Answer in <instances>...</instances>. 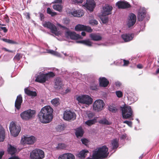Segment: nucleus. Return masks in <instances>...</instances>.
Returning a JSON list of instances; mask_svg holds the SVG:
<instances>
[{"instance_id":"nucleus-1","label":"nucleus","mask_w":159,"mask_h":159,"mask_svg":"<svg viewBox=\"0 0 159 159\" xmlns=\"http://www.w3.org/2000/svg\"><path fill=\"white\" fill-rule=\"evenodd\" d=\"M53 110L49 106L43 107L38 114L40 121L43 123H48L52 120L53 116Z\"/></svg>"},{"instance_id":"nucleus-2","label":"nucleus","mask_w":159,"mask_h":159,"mask_svg":"<svg viewBox=\"0 0 159 159\" xmlns=\"http://www.w3.org/2000/svg\"><path fill=\"white\" fill-rule=\"evenodd\" d=\"M108 148L106 146L96 148L93 152L92 157H88L87 159H98L107 157L108 154Z\"/></svg>"},{"instance_id":"nucleus-3","label":"nucleus","mask_w":159,"mask_h":159,"mask_svg":"<svg viewBox=\"0 0 159 159\" xmlns=\"http://www.w3.org/2000/svg\"><path fill=\"white\" fill-rule=\"evenodd\" d=\"M35 113V110L29 109L21 113L20 116L23 120H27L34 117Z\"/></svg>"},{"instance_id":"nucleus-4","label":"nucleus","mask_w":159,"mask_h":159,"mask_svg":"<svg viewBox=\"0 0 159 159\" xmlns=\"http://www.w3.org/2000/svg\"><path fill=\"white\" fill-rule=\"evenodd\" d=\"M54 76V74L52 72H50L46 74H41L37 76L35 81L41 83H43L48 80L50 77H52Z\"/></svg>"},{"instance_id":"nucleus-5","label":"nucleus","mask_w":159,"mask_h":159,"mask_svg":"<svg viewBox=\"0 0 159 159\" xmlns=\"http://www.w3.org/2000/svg\"><path fill=\"white\" fill-rule=\"evenodd\" d=\"M76 99L79 102L88 105L91 104L93 102L91 98L87 95L79 96L76 97Z\"/></svg>"},{"instance_id":"nucleus-6","label":"nucleus","mask_w":159,"mask_h":159,"mask_svg":"<svg viewBox=\"0 0 159 159\" xmlns=\"http://www.w3.org/2000/svg\"><path fill=\"white\" fill-rule=\"evenodd\" d=\"M123 118L127 119L132 116L133 112L131 107L125 106L121 108Z\"/></svg>"},{"instance_id":"nucleus-7","label":"nucleus","mask_w":159,"mask_h":159,"mask_svg":"<svg viewBox=\"0 0 159 159\" xmlns=\"http://www.w3.org/2000/svg\"><path fill=\"white\" fill-rule=\"evenodd\" d=\"M44 157V152L40 149H34L30 152V157L31 159H42Z\"/></svg>"},{"instance_id":"nucleus-8","label":"nucleus","mask_w":159,"mask_h":159,"mask_svg":"<svg viewBox=\"0 0 159 159\" xmlns=\"http://www.w3.org/2000/svg\"><path fill=\"white\" fill-rule=\"evenodd\" d=\"M9 129L11 135L15 137L18 136L21 130L20 127L16 125L13 122L10 124Z\"/></svg>"},{"instance_id":"nucleus-9","label":"nucleus","mask_w":159,"mask_h":159,"mask_svg":"<svg viewBox=\"0 0 159 159\" xmlns=\"http://www.w3.org/2000/svg\"><path fill=\"white\" fill-rule=\"evenodd\" d=\"M104 105L105 104L102 100H96L93 103V110L97 111H99L103 109Z\"/></svg>"},{"instance_id":"nucleus-10","label":"nucleus","mask_w":159,"mask_h":159,"mask_svg":"<svg viewBox=\"0 0 159 159\" xmlns=\"http://www.w3.org/2000/svg\"><path fill=\"white\" fill-rule=\"evenodd\" d=\"M76 118V114L70 111L66 110L63 114V118L66 120H73Z\"/></svg>"},{"instance_id":"nucleus-11","label":"nucleus","mask_w":159,"mask_h":159,"mask_svg":"<svg viewBox=\"0 0 159 159\" xmlns=\"http://www.w3.org/2000/svg\"><path fill=\"white\" fill-rule=\"evenodd\" d=\"M35 138L33 136L27 137L23 136L21 138V143L23 145L32 144L35 142Z\"/></svg>"},{"instance_id":"nucleus-12","label":"nucleus","mask_w":159,"mask_h":159,"mask_svg":"<svg viewBox=\"0 0 159 159\" xmlns=\"http://www.w3.org/2000/svg\"><path fill=\"white\" fill-rule=\"evenodd\" d=\"M43 25L44 27L50 29L52 33L54 34L55 35L57 36L59 35V33L57 30L56 27L50 22H45L43 24Z\"/></svg>"},{"instance_id":"nucleus-13","label":"nucleus","mask_w":159,"mask_h":159,"mask_svg":"<svg viewBox=\"0 0 159 159\" xmlns=\"http://www.w3.org/2000/svg\"><path fill=\"white\" fill-rule=\"evenodd\" d=\"M65 36L67 38H70L72 39H82L81 36L77 34L74 32L70 31H66L65 33Z\"/></svg>"},{"instance_id":"nucleus-14","label":"nucleus","mask_w":159,"mask_h":159,"mask_svg":"<svg viewBox=\"0 0 159 159\" xmlns=\"http://www.w3.org/2000/svg\"><path fill=\"white\" fill-rule=\"evenodd\" d=\"M136 16L133 13L130 14L128 19L127 25L129 27L133 26L136 21Z\"/></svg>"},{"instance_id":"nucleus-15","label":"nucleus","mask_w":159,"mask_h":159,"mask_svg":"<svg viewBox=\"0 0 159 159\" xmlns=\"http://www.w3.org/2000/svg\"><path fill=\"white\" fill-rule=\"evenodd\" d=\"M112 7L108 5H105L103 7L102 16H107L111 14Z\"/></svg>"},{"instance_id":"nucleus-16","label":"nucleus","mask_w":159,"mask_h":159,"mask_svg":"<svg viewBox=\"0 0 159 159\" xmlns=\"http://www.w3.org/2000/svg\"><path fill=\"white\" fill-rule=\"evenodd\" d=\"M84 6L91 11H93L95 7L94 1L93 0L87 1Z\"/></svg>"},{"instance_id":"nucleus-17","label":"nucleus","mask_w":159,"mask_h":159,"mask_svg":"<svg viewBox=\"0 0 159 159\" xmlns=\"http://www.w3.org/2000/svg\"><path fill=\"white\" fill-rule=\"evenodd\" d=\"M146 14V12L145 8H140L138 13V20L139 21L143 20Z\"/></svg>"},{"instance_id":"nucleus-18","label":"nucleus","mask_w":159,"mask_h":159,"mask_svg":"<svg viewBox=\"0 0 159 159\" xmlns=\"http://www.w3.org/2000/svg\"><path fill=\"white\" fill-rule=\"evenodd\" d=\"M119 8H125L129 7H130V5L127 2L125 1H119L116 3Z\"/></svg>"},{"instance_id":"nucleus-19","label":"nucleus","mask_w":159,"mask_h":159,"mask_svg":"<svg viewBox=\"0 0 159 159\" xmlns=\"http://www.w3.org/2000/svg\"><path fill=\"white\" fill-rule=\"evenodd\" d=\"M89 37L92 40L94 41H100L102 39L101 35L98 33L91 34L89 35Z\"/></svg>"},{"instance_id":"nucleus-20","label":"nucleus","mask_w":159,"mask_h":159,"mask_svg":"<svg viewBox=\"0 0 159 159\" xmlns=\"http://www.w3.org/2000/svg\"><path fill=\"white\" fill-rule=\"evenodd\" d=\"M22 102V98L21 95H19L17 96L15 103V107L17 109H20Z\"/></svg>"},{"instance_id":"nucleus-21","label":"nucleus","mask_w":159,"mask_h":159,"mask_svg":"<svg viewBox=\"0 0 159 159\" xmlns=\"http://www.w3.org/2000/svg\"><path fill=\"white\" fill-rule=\"evenodd\" d=\"M121 38L125 42H128L133 39V35L132 34H125L122 35Z\"/></svg>"},{"instance_id":"nucleus-22","label":"nucleus","mask_w":159,"mask_h":159,"mask_svg":"<svg viewBox=\"0 0 159 159\" xmlns=\"http://www.w3.org/2000/svg\"><path fill=\"white\" fill-rule=\"evenodd\" d=\"M109 83L108 81L105 78L103 77L99 78V84L101 86L107 87Z\"/></svg>"},{"instance_id":"nucleus-23","label":"nucleus","mask_w":159,"mask_h":159,"mask_svg":"<svg viewBox=\"0 0 159 159\" xmlns=\"http://www.w3.org/2000/svg\"><path fill=\"white\" fill-rule=\"evenodd\" d=\"M71 13V14L74 17H80L84 15L83 11L81 10H75Z\"/></svg>"},{"instance_id":"nucleus-24","label":"nucleus","mask_w":159,"mask_h":159,"mask_svg":"<svg viewBox=\"0 0 159 159\" xmlns=\"http://www.w3.org/2000/svg\"><path fill=\"white\" fill-rule=\"evenodd\" d=\"M62 86V82L61 79L59 78H56L55 80L54 88L56 89H59Z\"/></svg>"},{"instance_id":"nucleus-25","label":"nucleus","mask_w":159,"mask_h":159,"mask_svg":"<svg viewBox=\"0 0 159 159\" xmlns=\"http://www.w3.org/2000/svg\"><path fill=\"white\" fill-rule=\"evenodd\" d=\"M76 42L78 43L83 44L89 47L91 46L92 43V42L89 39L76 41Z\"/></svg>"},{"instance_id":"nucleus-26","label":"nucleus","mask_w":159,"mask_h":159,"mask_svg":"<svg viewBox=\"0 0 159 159\" xmlns=\"http://www.w3.org/2000/svg\"><path fill=\"white\" fill-rule=\"evenodd\" d=\"M8 153L11 155L14 154L16 152V148L11 145L8 147Z\"/></svg>"},{"instance_id":"nucleus-27","label":"nucleus","mask_w":159,"mask_h":159,"mask_svg":"<svg viewBox=\"0 0 159 159\" xmlns=\"http://www.w3.org/2000/svg\"><path fill=\"white\" fill-rule=\"evenodd\" d=\"M25 92L26 94L29 96L35 97L37 95V93L35 92L31 91L28 88L25 89Z\"/></svg>"},{"instance_id":"nucleus-28","label":"nucleus","mask_w":159,"mask_h":159,"mask_svg":"<svg viewBox=\"0 0 159 159\" xmlns=\"http://www.w3.org/2000/svg\"><path fill=\"white\" fill-rule=\"evenodd\" d=\"M52 7L55 10L61 12L62 11L63 6L61 4H55L53 5Z\"/></svg>"},{"instance_id":"nucleus-29","label":"nucleus","mask_w":159,"mask_h":159,"mask_svg":"<svg viewBox=\"0 0 159 159\" xmlns=\"http://www.w3.org/2000/svg\"><path fill=\"white\" fill-rule=\"evenodd\" d=\"M83 133V131L81 128H79L76 129L75 134L77 137H81Z\"/></svg>"},{"instance_id":"nucleus-30","label":"nucleus","mask_w":159,"mask_h":159,"mask_svg":"<svg viewBox=\"0 0 159 159\" xmlns=\"http://www.w3.org/2000/svg\"><path fill=\"white\" fill-rule=\"evenodd\" d=\"M89 152L88 150H83L81 151L78 154V157L80 158H84L87 153Z\"/></svg>"},{"instance_id":"nucleus-31","label":"nucleus","mask_w":159,"mask_h":159,"mask_svg":"<svg viewBox=\"0 0 159 159\" xmlns=\"http://www.w3.org/2000/svg\"><path fill=\"white\" fill-rule=\"evenodd\" d=\"M97 117H95L92 120H89L85 122V124L88 126H91L94 124L96 122V120Z\"/></svg>"},{"instance_id":"nucleus-32","label":"nucleus","mask_w":159,"mask_h":159,"mask_svg":"<svg viewBox=\"0 0 159 159\" xmlns=\"http://www.w3.org/2000/svg\"><path fill=\"white\" fill-rule=\"evenodd\" d=\"M99 123L100 124L105 125H110L111 122L109 121L106 118H103L100 120L99 121Z\"/></svg>"},{"instance_id":"nucleus-33","label":"nucleus","mask_w":159,"mask_h":159,"mask_svg":"<svg viewBox=\"0 0 159 159\" xmlns=\"http://www.w3.org/2000/svg\"><path fill=\"white\" fill-rule=\"evenodd\" d=\"M111 145L112 149H115L117 148L118 146V141L116 139H114L111 141Z\"/></svg>"},{"instance_id":"nucleus-34","label":"nucleus","mask_w":159,"mask_h":159,"mask_svg":"<svg viewBox=\"0 0 159 159\" xmlns=\"http://www.w3.org/2000/svg\"><path fill=\"white\" fill-rule=\"evenodd\" d=\"M51 102L54 106H57L60 104L59 99L57 98H54L51 101Z\"/></svg>"},{"instance_id":"nucleus-35","label":"nucleus","mask_w":159,"mask_h":159,"mask_svg":"<svg viewBox=\"0 0 159 159\" xmlns=\"http://www.w3.org/2000/svg\"><path fill=\"white\" fill-rule=\"evenodd\" d=\"M5 138V132L2 129H0V142H2Z\"/></svg>"},{"instance_id":"nucleus-36","label":"nucleus","mask_w":159,"mask_h":159,"mask_svg":"<svg viewBox=\"0 0 159 159\" xmlns=\"http://www.w3.org/2000/svg\"><path fill=\"white\" fill-rule=\"evenodd\" d=\"M85 25L79 24L76 25L75 27V30L76 31H80L84 30V27Z\"/></svg>"},{"instance_id":"nucleus-37","label":"nucleus","mask_w":159,"mask_h":159,"mask_svg":"<svg viewBox=\"0 0 159 159\" xmlns=\"http://www.w3.org/2000/svg\"><path fill=\"white\" fill-rule=\"evenodd\" d=\"M47 13L50 15L52 16H54L57 15V13L55 12H53L52 10L49 8L48 7L47 9Z\"/></svg>"},{"instance_id":"nucleus-38","label":"nucleus","mask_w":159,"mask_h":159,"mask_svg":"<svg viewBox=\"0 0 159 159\" xmlns=\"http://www.w3.org/2000/svg\"><path fill=\"white\" fill-rule=\"evenodd\" d=\"M101 19L102 22L104 23H107L108 21V17L106 16H102L101 17Z\"/></svg>"},{"instance_id":"nucleus-39","label":"nucleus","mask_w":159,"mask_h":159,"mask_svg":"<svg viewBox=\"0 0 159 159\" xmlns=\"http://www.w3.org/2000/svg\"><path fill=\"white\" fill-rule=\"evenodd\" d=\"M66 147V145L64 143L58 144L57 148L58 149H64Z\"/></svg>"},{"instance_id":"nucleus-40","label":"nucleus","mask_w":159,"mask_h":159,"mask_svg":"<svg viewBox=\"0 0 159 159\" xmlns=\"http://www.w3.org/2000/svg\"><path fill=\"white\" fill-rule=\"evenodd\" d=\"M22 56L20 53H17L14 58V60L15 61H19L22 57Z\"/></svg>"},{"instance_id":"nucleus-41","label":"nucleus","mask_w":159,"mask_h":159,"mask_svg":"<svg viewBox=\"0 0 159 159\" xmlns=\"http://www.w3.org/2000/svg\"><path fill=\"white\" fill-rule=\"evenodd\" d=\"M108 109L110 111L113 113H115L117 111V109L115 107L111 106L109 107Z\"/></svg>"},{"instance_id":"nucleus-42","label":"nucleus","mask_w":159,"mask_h":159,"mask_svg":"<svg viewBox=\"0 0 159 159\" xmlns=\"http://www.w3.org/2000/svg\"><path fill=\"white\" fill-rule=\"evenodd\" d=\"M84 30H85L88 32H91L93 31L92 29L89 26L85 25Z\"/></svg>"},{"instance_id":"nucleus-43","label":"nucleus","mask_w":159,"mask_h":159,"mask_svg":"<svg viewBox=\"0 0 159 159\" xmlns=\"http://www.w3.org/2000/svg\"><path fill=\"white\" fill-rule=\"evenodd\" d=\"M97 84L94 83L91 84L90 86V88L93 90H96L97 89Z\"/></svg>"},{"instance_id":"nucleus-44","label":"nucleus","mask_w":159,"mask_h":159,"mask_svg":"<svg viewBox=\"0 0 159 159\" xmlns=\"http://www.w3.org/2000/svg\"><path fill=\"white\" fill-rule=\"evenodd\" d=\"M66 159H75V157L72 154L68 153H66Z\"/></svg>"},{"instance_id":"nucleus-45","label":"nucleus","mask_w":159,"mask_h":159,"mask_svg":"<svg viewBox=\"0 0 159 159\" xmlns=\"http://www.w3.org/2000/svg\"><path fill=\"white\" fill-rule=\"evenodd\" d=\"M89 23L92 25H97L98 24V21L92 19L89 21Z\"/></svg>"},{"instance_id":"nucleus-46","label":"nucleus","mask_w":159,"mask_h":159,"mask_svg":"<svg viewBox=\"0 0 159 159\" xmlns=\"http://www.w3.org/2000/svg\"><path fill=\"white\" fill-rule=\"evenodd\" d=\"M47 52L50 53L54 55H57L58 54V53L56 52H55L52 50H48L47 51Z\"/></svg>"},{"instance_id":"nucleus-47","label":"nucleus","mask_w":159,"mask_h":159,"mask_svg":"<svg viewBox=\"0 0 159 159\" xmlns=\"http://www.w3.org/2000/svg\"><path fill=\"white\" fill-rule=\"evenodd\" d=\"M128 100H130L132 102H134L137 100V98L135 96H133V98L131 97H128Z\"/></svg>"},{"instance_id":"nucleus-48","label":"nucleus","mask_w":159,"mask_h":159,"mask_svg":"<svg viewBox=\"0 0 159 159\" xmlns=\"http://www.w3.org/2000/svg\"><path fill=\"white\" fill-rule=\"evenodd\" d=\"M83 0H73L72 3L75 4L82 3Z\"/></svg>"},{"instance_id":"nucleus-49","label":"nucleus","mask_w":159,"mask_h":159,"mask_svg":"<svg viewBox=\"0 0 159 159\" xmlns=\"http://www.w3.org/2000/svg\"><path fill=\"white\" fill-rule=\"evenodd\" d=\"M116 93L117 96L118 98H120L122 96V93L120 91H116Z\"/></svg>"},{"instance_id":"nucleus-50","label":"nucleus","mask_w":159,"mask_h":159,"mask_svg":"<svg viewBox=\"0 0 159 159\" xmlns=\"http://www.w3.org/2000/svg\"><path fill=\"white\" fill-rule=\"evenodd\" d=\"M67 157L66 153H65L60 156L58 157V159H66Z\"/></svg>"},{"instance_id":"nucleus-51","label":"nucleus","mask_w":159,"mask_h":159,"mask_svg":"<svg viewBox=\"0 0 159 159\" xmlns=\"http://www.w3.org/2000/svg\"><path fill=\"white\" fill-rule=\"evenodd\" d=\"M87 115L89 119H91L94 116V114L92 112H89L88 113Z\"/></svg>"},{"instance_id":"nucleus-52","label":"nucleus","mask_w":159,"mask_h":159,"mask_svg":"<svg viewBox=\"0 0 159 159\" xmlns=\"http://www.w3.org/2000/svg\"><path fill=\"white\" fill-rule=\"evenodd\" d=\"M81 140L82 143L85 145H86L88 142V140L86 139H82Z\"/></svg>"},{"instance_id":"nucleus-53","label":"nucleus","mask_w":159,"mask_h":159,"mask_svg":"<svg viewBox=\"0 0 159 159\" xmlns=\"http://www.w3.org/2000/svg\"><path fill=\"white\" fill-rule=\"evenodd\" d=\"M124 123L126 124L129 126L131 127L132 125V122L131 121H128L127 120L124 121L123 122Z\"/></svg>"},{"instance_id":"nucleus-54","label":"nucleus","mask_w":159,"mask_h":159,"mask_svg":"<svg viewBox=\"0 0 159 159\" xmlns=\"http://www.w3.org/2000/svg\"><path fill=\"white\" fill-rule=\"evenodd\" d=\"M124 64L123 66H127L129 64V61H126L125 60H123Z\"/></svg>"},{"instance_id":"nucleus-55","label":"nucleus","mask_w":159,"mask_h":159,"mask_svg":"<svg viewBox=\"0 0 159 159\" xmlns=\"http://www.w3.org/2000/svg\"><path fill=\"white\" fill-rule=\"evenodd\" d=\"M2 30L4 32H6L7 30L5 27H0V30Z\"/></svg>"},{"instance_id":"nucleus-56","label":"nucleus","mask_w":159,"mask_h":159,"mask_svg":"<svg viewBox=\"0 0 159 159\" xmlns=\"http://www.w3.org/2000/svg\"><path fill=\"white\" fill-rule=\"evenodd\" d=\"M62 2V0H55L53 3H61Z\"/></svg>"},{"instance_id":"nucleus-57","label":"nucleus","mask_w":159,"mask_h":159,"mask_svg":"<svg viewBox=\"0 0 159 159\" xmlns=\"http://www.w3.org/2000/svg\"><path fill=\"white\" fill-rule=\"evenodd\" d=\"M4 152L2 150L0 151V159H1L2 156L4 154Z\"/></svg>"},{"instance_id":"nucleus-58","label":"nucleus","mask_w":159,"mask_h":159,"mask_svg":"<svg viewBox=\"0 0 159 159\" xmlns=\"http://www.w3.org/2000/svg\"><path fill=\"white\" fill-rule=\"evenodd\" d=\"M7 43L13 44L16 43L14 41L10 39H8Z\"/></svg>"},{"instance_id":"nucleus-59","label":"nucleus","mask_w":159,"mask_h":159,"mask_svg":"<svg viewBox=\"0 0 159 159\" xmlns=\"http://www.w3.org/2000/svg\"><path fill=\"white\" fill-rule=\"evenodd\" d=\"M126 134H123V135H122L121 136H120V139H125V138H126Z\"/></svg>"},{"instance_id":"nucleus-60","label":"nucleus","mask_w":159,"mask_h":159,"mask_svg":"<svg viewBox=\"0 0 159 159\" xmlns=\"http://www.w3.org/2000/svg\"><path fill=\"white\" fill-rule=\"evenodd\" d=\"M115 84L118 87L120 86L121 84V83L120 82L118 81L116 82L115 83Z\"/></svg>"},{"instance_id":"nucleus-61","label":"nucleus","mask_w":159,"mask_h":159,"mask_svg":"<svg viewBox=\"0 0 159 159\" xmlns=\"http://www.w3.org/2000/svg\"><path fill=\"white\" fill-rule=\"evenodd\" d=\"M8 159H19V158L16 156L12 157L9 158Z\"/></svg>"},{"instance_id":"nucleus-62","label":"nucleus","mask_w":159,"mask_h":159,"mask_svg":"<svg viewBox=\"0 0 159 159\" xmlns=\"http://www.w3.org/2000/svg\"><path fill=\"white\" fill-rule=\"evenodd\" d=\"M40 18L41 20H42L44 18V15L42 13H40Z\"/></svg>"},{"instance_id":"nucleus-63","label":"nucleus","mask_w":159,"mask_h":159,"mask_svg":"<svg viewBox=\"0 0 159 159\" xmlns=\"http://www.w3.org/2000/svg\"><path fill=\"white\" fill-rule=\"evenodd\" d=\"M137 67L141 69L143 68V66L142 65L139 64L137 65Z\"/></svg>"},{"instance_id":"nucleus-64","label":"nucleus","mask_w":159,"mask_h":159,"mask_svg":"<svg viewBox=\"0 0 159 159\" xmlns=\"http://www.w3.org/2000/svg\"><path fill=\"white\" fill-rule=\"evenodd\" d=\"M81 35L83 36H85L86 35L85 33L84 32H82L81 33Z\"/></svg>"}]
</instances>
